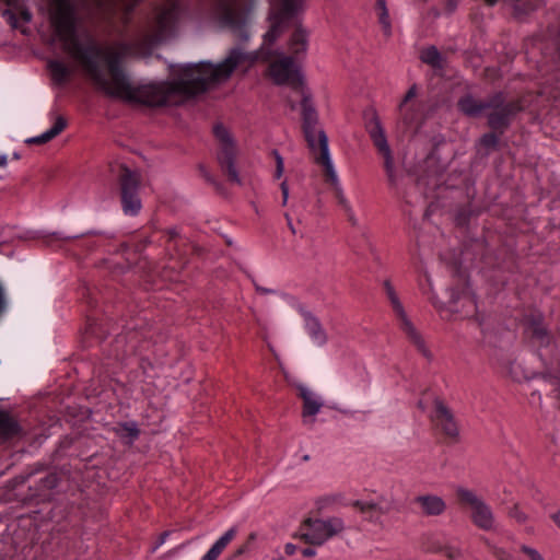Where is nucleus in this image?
<instances>
[{"instance_id": "43", "label": "nucleus", "mask_w": 560, "mask_h": 560, "mask_svg": "<svg viewBox=\"0 0 560 560\" xmlns=\"http://www.w3.org/2000/svg\"><path fill=\"white\" fill-rule=\"evenodd\" d=\"M5 308V295H4V290L2 288V285L0 284V314L4 311Z\"/></svg>"}, {"instance_id": "54", "label": "nucleus", "mask_w": 560, "mask_h": 560, "mask_svg": "<svg viewBox=\"0 0 560 560\" xmlns=\"http://www.w3.org/2000/svg\"><path fill=\"white\" fill-rule=\"evenodd\" d=\"M469 300H470L471 303H475L474 296L469 298Z\"/></svg>"}, {"instance_id": "52", "label": "nucleus", "mask_w": 560, "mask_h": 560, "mask_svg": "<svg viewBox=\"0 0 560 560\" xmlns=\"http://www.w3.org/2000/svg\"><path fill=\"white\" fill-rule=\"evenodd\" d=\"M22 15H23V19L25 20V22H27V23H28V22H31V20H32V14H31L28 11H24V12L22 13Z\"/></svg>"}, {"instance_id": "12", "label": "nucleus", "mask_w": 560, "mask_h": 560, "mask_svg": "<svg viewBox=\"0 0 560 560\" xmlns=\"http://www.w3.org/2000/svg\"><path fill=\"white\" fill-rule=\"evenodd\" d=\"M488 124L494 129H503L510 125L511 118L520 110L514 103H506L502 93H495L489 97Z\"/></svg>"}, {"instance_id": "18", "label": "nucleus", "mask_w": 560, "mask_h": 560, "mask_svg": "<svg viewBox=\"0 0 560 560\" xmlns=\"http://www.w3.org/2000/svg\"><path fill=\"white\" fill-rule=\"evenodd\" d=\"M489 106H491L489 100L478 101L469 94L460 97L458 101V108L469 117L480 116Z\"/></svg>"}, {"instance_id": "2", "label": "nucleus", "mask_w": 560, "mask_h": 560, "mask_svg": "<svg viewBox=\"0 0 560 560\" xmlns=\"http://www.w3.org/2000/svg\"><path fill=\"white\" fill-rule=\"evenodd\" d=\"M302 106V119H303V131L305 135V139L311 151L318 155H315V162L322 164L326 171V174L332 184L336 191V199L338 205L341 207L343 212L347 215L348 221L351 225H359V219L357 218L353 208L351 207L349 200L346 198L341 183L339 180L337 171L335 168L329 145H328V137L326 132L318 128V115L313 105L311 95L307 93H303V98L301 102Z\"/></svg>"}, {"instance_id": "33", "label": "nucleus", "mask_w": 560, "mask_h": 560, "mask_svg": "<svg viewBox=\"0 0 560 560\" xmlns=\"http://www.w3.org/2000/svg\"><path fill=\"white\" fill-rule=\"evenodd\" d=\"M521 550L530 559V560H545L542 555L535 548L523 545Z\"/></svg>"}, {"instance_id": "21", "label": "nucleus", "mask_w": 560, "mask_h": 560, "mask_svg": "<svg viewBox=\"0 0 560 560\" xmlns=\"http://www.w3.org/2000/svg\"><path fill=\"white\" fill-rule=\"evenodd\" d=\"M22 428L9 411L0 410V436L4 440L20 435Z\"/></svg>"}, {"instance_id": "36", "label": "nucleus", "mask_w": 560, "mask_h": 560, "mask_svg": "<svg viewBox=\"0 0 560 560\" xmlns=\"http://www.w3.org/2000/svg\"><path fill=\"white\" fill-rule=\"evenodd\" d=\"M417 95V85L413 84L412 86L409 88V90L407 91L402 102L400 103L399 105V108L401 109L411 98H413L415 96Z\"/></svg>"}, {"instance_id": "49", "label": "nucleus", "mask_w": 560, "mask_h": 560, "mask_svg": "<svg viewBox=\"0 0 560 560\" xmlns=\"http://www.w3.org/2000/svg\"><path fill=\"white\" fill-rule=\"evenodd\" d=\"M552 520L558 525V527L560 528V512L553 513L552 514Z\"/></svg>"}, {"instance_id": "26", "label": "nucleus", "mask_w": 560, "mask_h": 560, "mask_svg": "<svg viewBox=\"0 0 560 560\" xmlns=\"http://www.w3.org/2000/svg\"><path fill=\"white\" fill-rule=\"evenodd\" d=\"M376 9L378 11V23L384 35L386 37L392 36L393 27L386 0H376Z\"/></svg>"}, {"instance_id": "37", "label": "nucleus", "mask_w": 560, "mask_h": 560, "mask_svg": "<svg viewBox=\"0 0 560 560\" xmlns=\"http://www.w3.org/2000/svg\"><path fill=\"white\" fill-rule=\"evenodd\" d=\"M443 552L445 553L446 557L453 560L458 559L462 555L460 549L457 547H445L443 549Z\"/></svg>"}, {"instance_id": "14", "label": "nucleus", "mask_w": 560, "mask_h": 560, "mask_svg": "<svg viewBox=\"0 0 560 560\" xmlns=\"http://www.w3.org/2000/svg\"><path fill=\"white\" fill-rule=\"evenodd\" d=\"M413 503L420 508L421 513L425 516H439L446 510L445 501L436 494L417 495Z\"/></svg>"}, {"instance_id": "17", "label": "nucleus", "mask_w": 560, "mask_h": 560, "mask_svg": "<svg viewBox=\"0 0 560 560\" xmlns=\"http://www.w3.org/2000/svg\"><path fill=\"white\" fill-rule=\"evenodd\" d=\"M304 327L313 341L318 347H323L327 342V334L324 330L319 319L311 312H304Z\"/></svg>"}, {"instance_id": "34", "label": "nucleus", "mask_w": 560, "mask_h": 560, "mask_svg": "<svg viewBox=\"0 0 560 560\" xmlns=\"http://www.w3.org/2000/svg\"><path fill=\"white\" fill-rule=\"evenodd\" d=\"M2 16L7 20V22L10 24V26L12 28H16L18 27V18L16 15L14 14L13 11L9 10V9H5L3 12H2Z\"/></svg>"}, {"instance_id": "1", "label": "nucleus", "mask_w": 560, "mask_h": 560, "mask_svg": "<svg viewBox=\"0 0 560 560\" xmlns=\"http://www.w3.org/2000/svg\"><path fill=\"white\" fill-rule=\"evenodd\" d=\"M306 0H271L268 20L269 30L264 34L259 50L246 51L240 46L232 47L225 58L217 63L211 61L188 62L173 67L172 81L133 85L121 68L124 52L109 49L106 52L107 78L100 68L102 48L85 33L83 43L78 37V15L71 0H56V39L63 51L82 63L84 72L96 90L108 97L148 106H165L173 102V94L195 95L209 88L226 82L237 69L247 72L257 60H268L276 51L270 47L277 42L292 21L305 12Z\"/></svg>"}, {"instance_id": "35", "label": "nucleus", "mask_w": 560, "mask_h": 560, "mask_svg": "<svg viewBox=\"0 0 560 560\" xmlns=\"http://www.w3.org/2000/svg\"><path fill=\"white\" fill-rule=\"evenodd\" d=\"M511 517H513L517 523H524L527 520L526 514L521 511L517 506H514L510 511Z\"/></svg>"}, {"instance_id": "28", "label": "nucleus", "mask_w": 560, "mask_h": 560, "mask_svg": "<svg viewBox=\"0 0 560 560\" xmlns=\"http://www.w3.org/2000/svg\"><path fill=\"white\" fill-rule=\"evenodd\" d=\"M504 2L513 8L514 14L517 18L535 10V8L525 0H504Z\"/></svg>"}, {"instance_id": "41", "label": "nucleus", "mask_w": 560, "mask_h": 560, "mask_svg": "<svg viewBox=\"0 0 560 560\" xmlns=\"http://www.w3.org/2000/svg\"><path fill=\"white\" fill-rule=\"evenodd\" d=\"M254 285H255V290H256L258 293H261V294H271V293H276V291H275V290L264 288V287H261V285L257 284L255 281H254Z\"/></svg>"}, {"instance_id": "50", "label": "nucleus", "mask_w": 560, "mask_h": 560, "mask_svg": "<svg viewBox=\"0 0 560 560\" xmlns=\"http://www.w3.org/2000/svg\"><path fill=\"white\" fill-rule=\"evenodd\" d=\"M8 163V159L5 154H0V167H4Z\"/></svg>"}, {"instance_id": "39", "label": "nucleus", "mask_w": 560, "mask_h": 560, "mask_svg": "<svg viewBox=\"0 0 560 560\" xmlns=\"http://www.w3.org/2000/svg\"><path fill=\"white\" fill-rule=\"evenodd\" d=\"M171 535L170 532H164L160 535L155 546L152 548V551H155L158 548H160L167 539V537Z\"/></svg>"}, {"instance_id": "51", "label": "nucleus", "mask_w": 560, "mask_h": 560, "mask_svg": "<svg viewBox=\"0 0 560 560\" xmlns=\"http://www.w3.org/2000/svg\"><path fill=\"white\" fill-rule=\"evenodd\" d=\"M431 301H432L433 305H434L438 310H442V303H439V302L435 300V295H434V294L431 296Z\"/></svg>"}, {"instance_id": "23", "label": "nucleus", "mask_w": 560, "mask_h": 560, "mask_svg": "<svg viewBox=\"0 0 560 560\" xmlns=\"http://www.w3.org/2000/svg\"><path fill=\"white\" fill-rule=\"evenodd\" d=\"M114 431L121 440H125L129 445H132L140 435V430L136 421L121 422L114 429Z\"/></svg>"}, {"instance_id": "47", "label": "nucleus", "mask_w": 560, "mask_h": 560, "mask_svg": "<svg viewBox=\"0 0 560 560\" xmlns=\"http://www.w3.org/2000/svg\"><path fill=\"white\" fill-rule=\"evenodd\" d=\"M457 8V0H447V10L450 13L454 12Z\"/></svg>"}, {"instance_id": "57", "label": "nucleus", "mask_w": 560, "mask_h": 560, "mask_svg": "<svg viewBox=\"0 0 560 560\" xmlns=\"http://www.w3.org/2000/svg\"><path fill=\"white\" fill-rule=\"evenodd\" d=\"M14 159H19V154L18 153H14Z\"/></svg>"}, {"instance_id": "40", "label": "nucleus", "mask_w": 560, "mask_h": 560, "mask_svg": "<svg viewBox=\"0 0 560 560\" xmlns=\"http://www.w3.org/2000/svg\"><path fill=\"white\" fill-rule=\"evenodd\" d=\"M336 501L335 497H326L320 500H318L317 504L320 509L326 508L330 504H332Z\"/></svg>"}, {"instance_id": "53", "label": "nucleus", "mask_w": 560, "mask_h": 560, "mask_svg": "<svg viewBox=\"0 0 560 560\" xmlns=\"http://www.w3.org/2000/svg\"><path fill=\"white\" fill-rule=\"evenodd\" d=\"M485 2L490 5V7H493L497 4L498 0H485Z\"/></svg>"}, {"instance_id": "27", "label": "nucleus", "mask_w": 560, "mask_h": 560, "mask_svg": "<svg viewBox=\"0 0 560 560\" xmlns=\"http://www.w3.org/2000/svg\"><path fill=\"white\" fill-rule=\"evenodd\" d=\"M420 58L424 63H428L434 68H440L442 66V56L434 46L423 49L421 51Z\"/></svg>"}, {"instance_id": "25", "label": "nucleus", "mask_w": 560, "mask_h": 560, "mask_svg": "<svg viewBox=\"0 0 560 560\" xmlns=\"http://www.w3.org/2000/svg\"><path fill=\"white\" fill-rule=\"evenodd\" d=\"M47 68L51 74L52 81L58 85L63 84L70 75L69 68L62 61L50 60L47 63Z\"/></svg>"}, {"instance_id": "22", "label": "nucleus", "mask_w": 560, "mask_h": 560, "mask_svg": "<svg viewBox=\"0 0 560 560\" xmlns=\"http://www.w3.org/2000/svg\"><path fill=\"white\" fill-rule=\"evenodd\" d=\"M67 126V121L61 116L57 117L54 125L43 133L27 139V143H46L57 137Z\"/></svg>"}, {"instance_id": "58", "label": "nucleus", "mask_w": 560, "mask_h": 560, "mask_svg": "<svg viewBox=\"0 0 560 560\" xmlns=\"http://www.w3.org/2000/svg\"><path fill=\"white\" fill-rule=\"evenodd\" d=\"M8 3H10L12 0H5Z\"/></svg>"}, {"instance_id": "38", "label": "nucleus", "mask_w": 560, "mask_h": 560, "mask_svg": "<svg viewBox=\"0 0 560 560\" xmlns=\"http://www.w3.org/2000/svg\"><path fill=\"white\" fill-rule=\"evenodd\" d=\"M280 188H281V191H282V205L285 206L287 202H288V199H289V186H288V182L287 180H283L281 184H280Z\"/></svg>"}, {"instance_id": "31", "label": "nucleus", "mask_w": 560, "mask_h": 560, "mask_svg": "<svg viewBox=\"0 0 560 560\" xmlns=\"http://www.w3.org/2000/svg\"><path fill=\"white\" fill-rule=\"evenodd\" d=\"M499 143V138L497 135L494 133H486L481 137L480 139V144L486 149V150H491V149H494Z\"/></svg>"}, {"instance_id": "9", "label": "nucleus", "mask_w": 560, "mask_h": 560, "mask_svg": "<svg viewBox=\"0 0 560 560\" xmlns=\"http://www.w3.org/2000/svg\"><path fill=\"white\" fill-rule=\"evenodd\" d=\"M369 135L384 158V167L390 185H397V174L394 165V158L382 124L376 115L368 122Z\"/></svg>"}, {"instance_id": "4", "label": "nucleus", "mask_w": 560, "mask_h": 560, "mask_svg": "<svg viewBox=\"0 0 560 560\" xmlns=\"http://www.w3.org/2000/svg\"><path fill=\"white\" fill-rule=\"evenodd\" d=\"M213 133L219 145L217 159L221 168L228 173L231 182L242 185V178L236 167L237 150L234 138L222 124H217L213 127Z\"/></svg>"}, {"instance_id": "56", "label": "nucleus", "mask_w": 560, "mask_h": 560, "mask_svg": "<svg viewBox=\"0 0 560 560\" xmlns=\"http://www.w3.org/2000/svg\"><path fill=\"white\" fill-rule=\"evenodd\" d=\"M121 47H122L124 49H126V48H127V45H126V44H121Z\"/></svg>"}, {"instance_id": "44", "label": "nucleus", "mask_w": 560, "mask_h": 560, "mask_svg": "<svg viewBox=\"0 0 560 560\" xmlns=\"http://www.w3.org/2000/svg\"><path fill=\"white\" fill-rule=\"evenodd\" d=\"M296 550V547L295 545L291 544V542H288L285 546H284V551L288 556H292L294 555Z\"/></svg>"}, {"instance_id": "29", "label": "nucleus", "mask_w": 560, "mask_h": 560, "mask_svg": "<svg viewBox=\"0 0 560 560\" xmlns=\"http://www.w3.org/2000/svg\"><path fill=\"white\" fill-rule=\"evenodd\" d=\"M353 505L358 508L363 514H368L370 512H376L378 514L384 513L378 504L373 501L357 500L353 502Z\"/></svg>"}, {"instance_id": "8", "label": "nucleus", "mask_w": 560, "mask_h": 560, "mask_svg": "<svg viewBox=\"0 0 560 560\" xmlns=\"http://www.w3.org/2000/svg\"><path fill=\"white\" fill-rule=\"evenodd\" d=\"M275 55L280 58L269 66V75L278 85H290L292 88H302L304 77L301 67L294 62L291 56H285L282 51H276Z\"/></svg>"}, {"instance_id": "30", "label": "nucleus", "mask_w": 560, "mask_h": 560, "mask_svg": "<svg viewBox=\"0 0 560 560\" xmlns=\"http://www.w3.org/2000/svg\"><path fill=\"white\" fill-rule=\"evenodd\" d=\"M485 541H486L487 546L490 548L492 555L498 560H514L513 555L510 551H508L506 549L492 544L488 539H486Z\"/></svg>"}, {"instance_id": "16", "label": "nucleus", "mask_w": 560, "mask_h": 560, "mask_svg": "<svg viewBox=\"0 0 560 560\" xmlns=\"http://www.w3.org/2000/svg\"><path fill=\"white\" fill-rule=\"evenodd\" d=\"M298 389L300 397L303 399V418L315 417L324 405L322 398L304 384H299Z\"/></svg>"}, {"instance_id": "20", "label": "nucleus", "mask_w": 560, "mask_h": 560, "mask_svg": "<svg viewBox=\"0 0 560 560\" xmlns=\"http://www.w3.org/2000/svg\"><path fill=\"white\" fill-rule=\"evenodd\" d=\"M98 8L109 14L124 11L127 16L132 12L140 0H96Z\"/></svg>"}, {"instance_id": "59", "label": "nucleus", "mask_w": 560, "mask_h": 560, "mask_svg": "<svg viewBox=\"0 0 560 560\" xmlns=\"http://www.w3.org/2000/svg\"><path fill=\"white\" fill-rule=\"evenodd\" d=\"M275 560H283L282 558H278V559H275Z\"/></svg>"}, {"instance_id": "13", "label": "nucleus", "mask_w": 560, "mask_h": 560, "mask_svg": "<svg viewBox=\"0 0 560 560\" xmlns=\"http://www.w3.org/2000/svg\"><path fill=\"white\" fill-rule=\"evenodd\" d=\"M436 424L441 427L443 432L451 436L456 438L459 433L457 422L455 421L453 412L441 400H435V410L433 416Z\"/></svg>"}, {"instance_id": "19", "label": "nucleus", "mask_w": 560, "mask_h": 560, "mask_svg": "<svg viewBox=\"0 0 560 560\" xmlns=\"http://www.w3.org/2000/svg\"><path fill=\"white\" fill-rule=\"evenodd\" d=\"M237 533L235 526L230 527L223 535H221L210 547V549L202 556L200 560H217L225 547L232 541Z\"/></svg>"}, {"instance_id": "45", "label": "nucleus", "mask_w": 560, "mask_h": 560, "mask_svg": "<svg viewBox=\"0 0 560 560\" xmlns=\"http://www.w3.org/2000/svg\"><path fill=\"white\" fill-rule=\"evenodd\" d=\"M302 555L305 557V558H310V557H314L316 555V550L313 549V548H304L302 550Z\"/></svg>"}, {"instance_id": "42", "label": "nucleus", "mask_w": 560, "mask_h": 560, "mask_svg": "<svg viewBox=\"0 0 560 560\" xmlns=\"http://www.w3.org/2000/svg\"><path fill=\"white\" fill-rule=\"evenodd\" d=\"M200 170H201L202 175H203V177H205V179H206L207 182H209L210 184H213V185L218 186L217 182L214 180V178L212 177V175H211L208 171H206L203 167H200Z\"/></svg>"}, {"instance_id": "32", "label": "nucleus", "mask_w": 560, "mask_h": 560, "mask_svg": "<svg viewBox=\"0 0 560 560\" xmlns=\"http://www.w3.org/2000/svg\"><path fill=\"white\" fill-rule=\"evenodd\" d=\"M272 155L275 156V160H276V172H275V178L276 179H279L282 177L283 175V172H284V161H283V158L282 155L279 153L278 150H272Z\"/></svg>"}, {"instance_id": "7", "label": "nucleus", "mask_w": 560, "mask_h": 560, "mask_svg": "<svg viewBox=\"0 0 560 560\" xmlns=\"http://www.w3.org/2000/svg\"><path fill=\"white\" fill-rule=\"evenodd\" d=\"M384 288L386 295L392 304L394 312L396 313L399 322L401 330L407 335L409 340L417 347V349L428 359H431V352L425 346V342L417 330L410 318L408 317L402 303L399 300L398 294L396 293L390 281H384Z\"/></svg>"}, {"instance_id": "5", "label": "nucleus", "mask_w": 560, "mask_h": 560, "mask_svg": "<svg viewBox=\"0 0 560 560\" xmlns=\"http://www.w3.org/2000/svg\"><path fill=\"white\" fill-rule=\"evenodd\" d=\"M345 529L342 518L332 516L326 520L307 518L301 526V537L312 545H324Z\"/></svg>"}, {"instance_id": "24", "label": "nucleus", "mask_w": 560, "mask_h": 560, "mask_svg": "<svg viewBox=\"0 0 560 560\" xmlns=\"http://www.w3.org/2000/svg\"><path fill=\"white\" fill-rule=\"evenodd\" d=\"M527 329L540 346H547L549 343V335L542 324L541 315L534 316L528 322Z\"/></svg>"}, {"instance_id": "48", "label": "nucleus", "mask_w": 560, "mask_h": 560, "mask_svg": "<svg viewBox=\"0 0 560 560\" xmlns=\"http://www.w3.org/2000/svg\"><path fill=\"white\" fill-rule=\"evenodd\" d=\"M284 217H285V220H287V223H288L289 229L291 230V232H292L293 234H295V229H294V225H293V223H292V219H291V217H290L288 213H285V214H284Z\"/></svg>"}, {"instance_id": "3", "label": "nucleus", "mask_w": 560, "mask_h": 560, "mask_svg": "<svg viewBox=\"0 0 560 560\" xmlns=\"http://www.w3.org/2000/svg\"><path fill=\"white\" fill-rule=\"evenodd\" d=\"M254 0H213L211 14L222 27L238 32L243 39L248 38L246 28Z\"/></svg>"}, {"instance_id": "15", "label": "nucleus", "mask_w": 560, "mask_h": 560, "mask_svg": "<svg viewBox=\"0 0 560 560\" xmlns=\"http://www.w3.org/2000/svg\"><path fill=\"white\" fill-rule=\"evenodd\" d=\"M296 22L298 25L289 39L288 49L299 60L306 55L308 48V32L303 27L301 19Z\"/></svg>"}, {"instance_id": "46", "label": "nucleus", "mask_w": 560, "mask_h": 560, "mask_svg": "<svg viewBox=\"0 0 560 560\" xmlns=\"http://www.w3.org/2000/svg\"><path fill=\"white\" fill-rule=\"evenodd\" d=\"M167 235L170 236L171 240L177 237L179 235V231L177 228H171L166 231Z\"/></svg>"}, {"instance_id": "10", "label": "nucleus", "mask_w": 560, "mask_h": 560, "mask_svg": "<svg viewBox=\"0 0 560 560\" xmlns=\"http://www.w3.org/2000/svg\"><path fill=\"white\" fill-rule=\"evenodd\" d=\"M139 187V174L126 168L120 177L121 206L126 215L135 217L142 208Z\"/></svg>"}, {"instance_id": "11", "label": "nucleus", "mask_w": 560, "mask_h": 560, "mask_svg": "<svg viewBox=\"0 0 560 560\" xmlns=\"http://www.w3.org/2000/svg\"><path fill=\"white\" fill-rule=\"evenodd\" d=\"M180 1L182 0H166L164 7L156 12V16L151 26V39L162 40L173 32L179 16Z\"/></svg>"}, {"instance_id": "6", "label": "nucleus", "mask_w": 560, "mask_h": 560, "mask_svg": "<svg viewBox=\"0 0 560 560\" xmlns=\"http://www.w3.org/2000/svg\"><path fill=\"white\" fill-rule=\"evenodd\" d=\"M456 493L460 501L467 504L470 510L472 523L482 530H491L495 525V516L491 506L476 492L464 487H458Z\"/></svg>"}, {"instance_id": "55", "label": "nucleus", "mask_w": 560, "mask_h": 560, "mask_svg": "<svg viewBox=\"0 0 560 560\" xmlns=\"http://www.w3.org/2000/svg\"><path fill=\"white\" fill-rule=\"evenodd\" d=\"M77 236H67L66 238L68 240H71V238H75Z\"/></svg>"}]
</instances>
